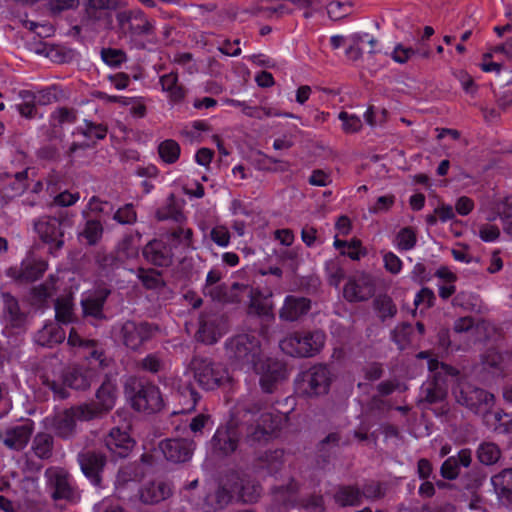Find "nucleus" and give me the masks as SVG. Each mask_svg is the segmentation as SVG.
Listing matches in <instances>:
<instances>
[{"instance_id": "50", "label": "nucleus", "mask_w": 512, "mask_h": 512, "mask_svg": "<svg viewBox=\"0 0 512 512\" xmlns=\"http://www.w3.org/2000/svg\"><path fill=\"white\" fill-rule=\"evenodd\" d=\"M78 111L70 107H58L50 115V124L53 127H62L77 121Z\"/></svg>"}, {"instance_id": "17", "label": "nucleus", "mask_w": 512, "mask_h": 512, "mask_svg": "<svg viewBox=\"0 0 512 512\" xmlns=\"http://www.w3.org/2000/svg\"><path fill=\"white\" fill-rule=\"evenodd\" d=\"M116 391V385L106 378L96 391V400L82 404L90 412L91 420L100 418L113 409L116 401Z\"/></svg>"}, {"instance_id": "37", "label": "nucleus", "mask_w": 512, "mask_h": 512, "mask_svg": "<svg viewBox=\"0 0 512 512\" xmlns=\"http://www.w3.org/2000/svg\"><path fill=\"white\" fill-rule=\"evenodd\" d=\"M234 497L243 502H254L261 493V487L257 484H251L249 481L241 479L237 475H233L230 479Z\"/></svg>"}, {"instance_id": "56", "label": "nucleus", "mask_w": 512, "mask_h": 512, "mask_svg": "<svg viewBox=\"0 0 512 512\" xmlns=\"http://www.w3.org/2000/svg\"><path fill=\"white\" fill-rule=\"evenodd\" d=\"M351 2L331 1L327 5V13L330 19L337 21L351 13Z\"/></svg>"}, {"instance_id": "1", "label": "nucleus", "mask_w": 512, "mask_h": 512, "mask_svg": "<svg viewBox=\"0 0 512 512\" xmlns=\"http://www.w3.org/2000/svg\"><path fill=\"white\" fill-rule=\"evenodd\" d=\"M264 403L260 400L245 401L240 406L244 421L239 425L244 440L250 446L263 445L276 436L280 429L281 416L261 412Z\"/></svg>"}, {"instance_id": "45", "label": "nucleus", "mask_w": 512, "mask_h": 512, "mask_svg": "<svg viewBox=\"0 0 512 512\" xmlns=\"http://www.w3.org/2000/svg\"><path fill=\"white\" fill-rule=\"evenodd\" d=\"M373 305L382 322H385L387 319H393L398 311L393 299L387 294L378 295L374 299Z\"/></svg>"}, {"instance_id": "12", "label": "nucleus", "mask_w": 512, "mask_h": 512, "mask_svg": "<svg viewBox=\"0 0 512 512\" xmlns=\"http://www.w3.org/2000/svg\"><path fill=\"white\" fill-rule=\"evenodd\" d=\"M460 372L448 364L442 365V371L436 372L430 380L421 386V403L436 404L443 402L448 394V377L458 378Z\"/></svg>"}, {"instance_id": "63", "label": "nucleus", "mask_w": 512, "mask_h": 512, "mask_svg": "<svg viewBox=\"0 0 512 512\" xmlns=\"http://www.w3.org/2000/svg\"><path fill=\"white\" fill-rule=\"evenodd\" d=\"M362 498L375 500L380 499L385 495V491L381 483L376 481H370L363 486L361 490Z\"/></svg>"}, {"instance_id": "53", "label": "nucleus", "mask_w": 512, "mask_h": 512, "mask_svg": "<svg viewBox=\"0 0 512 512\" xmlns=\"http://www.w3.org/2000/svg\"><path fill=\"white\" fill-rule=\"evenodd\" d=\"M341 445L348 446L350 445V441L348 439L343 440L341 433L338 431L331 432L318 443V451L321 453H327L330 449Z\"/></svg>"}, {"instance_id": "55", "label": "nucleus", "mask_w": 512, "mask_h": 512, "mask_svg": "<svg viewBox=\"0 0 512 512\" xmlns=\"http://www.w3.org/2000/svg\"><path fill=\"white\" fill-rule=\"evenodd\" d=\"M397 246L400 250L408 251L415 247L417 236L412 227L402 228L396 236Z\"/></svg>"}, {"instance_id": "28", "label": "nucleus", "mask_w": 512, "mask_h": 512, "mask_svg": "<svg viewBox=\"0 0 512 512\" xmlns=\"http://www.w3.org/2000/svg\"><path fill=\"white\" fill-rule=\"evenodd\" d=\"M490 482L497 499L505 505H512V467L502 468L493 474Z\"/></svg>"}, {"instance_id": "48", "label": "nucleus", "mask_w": 512, "mask_h": 512, "mask_svg": "<svg viewBox=\"0 0 512 512\" xmlns=\"http://www.w3.org/2000/svg\"><path fill=\"white\" fill-rule=\"evenodd\" d=\"M137 277L146 289H160L165 287V281L162 278V273L155 269L139 268Z\"/></svg>"}, {"instance_id": "33", "label": "nucleus", "mask_w": 512, "mask_h": 512, "mask_svg": "<svg viewBox=\"0 0 512 512\" xmlns=\"http://www.w3.org/2000/svg\"><path fill=\"white\" fill-rule=\"evenodd\" d=\"M120 0H86L84 3L85 17L91 22H98L108 18L111 22L109 11L118 9Z\"/></svg>"}, {"instance_id": "43", "label": "nucleus", "mask_w": 512, "mask_h": 512, "mask_svg": "<svg viewBox=\"0 0 512 512\" xmlns=\"http://www.w3.org/2000/svg\"><path fill=\"white\" fill-rule=\"evenodd\" d=\"M104 227L98 219H87L83 229L79 232V239H84L89 246L97 245L103 237Z\"/></svg>"}, {"instance_id": "64", "label": "nucleus", "mask_w": 512, "mask_h": 512, "mask_svg": "<svg viewBox=\"0 0 512 512\" xmlns=\"http://www.w3.org/2000/svg\"><path fill=\"white\" fill-rule=\"evenodd\" d=\"M210 238L218 246L226 247L230 242V232L225 226H216L210 232Z\"/></svg>"}, {"instance_id": "26", "label": "nucleus", "mask_w": 512, "mask_h": 512, "mask_svg": "<svg viewBox=\"0 0 512 512\" xmlns=\"http://www.w3.org/2000/svg\"><path fill=\"white\" fill-rule=\"evenodd\" d=\"M142 253L144 258L155 266L168 267L172 264V249L161 240L154 239L148 242Z\"/></svg>"}, {"instance_id": "44", "label": "nucleus", "mask_w": 512, "mask_h": 512, "mask_svg": "<svg viewBox=\"0 0 512 512\" xmlns=\"http://www.w3.org/2000/svg\"><path fill=\"white\" fill-rule=\"evenodd\" d=\"M54 438L46 432L37 433L32 441V450L39 459H49L53 454Z\"/></svg>"}, {"instance_id": "24", "label": "nucleus", "mask_w": 512, "mask_h": 512, "mask_svg": "<svg viewBox=\"0 0 512 512\" xmlns=\"http://www.w3.org/2000/svg\"><path fill=\"white\" fill-rule=\"evenodd\" d=\"M105 447L116 457L125 458L135 445V441L124 430L112 428L103 439Z\"/></svg>"}, {"instance_id": "19", "label": "nucleus", "mask_w": 512, "mask_h": 512, "mask_svg": "<svg viewBox=\"0 0 512 512\" xmlns=\"http://www.w3.org/2000/svg\"><path fill=\"white\" fill-rule=\"evenodd\" d=\"M257 373L260 376V386L265 393H273L279 382L287 378L286 365L276 359L268 358L265 362H258Z\"/></svg>"}, {"instance_id": "13", "label": "nucleus", "mask_w": 512, "mask_h": 512, "mask_svg": "<svg viewBox=\"0 0 512 512\" xmlns=\"http://www.w3.org/2000/svg\"><path fill=\"white\" fill-rule=\"evenodd\" d=\"M132 407L139 412L156 413L164 407V400L160 389L144 381H135L132 386Z\"/></svg>"}, {"instance_id": "58", "label": "nucleus", "mask_w": 512, "mask_h": 512, "mask_svg": "<svg viewBox=\"0 0 512 512\" xmlns=\"http://www.w3.org/2000/svg\"><path fill=\"white\" fill-rule=\"evenodd\" d=\"M55 314L56 320L60 323L68 324L73 321L72 305L67 301L57 300Z\"/></svg>"}, {"instance_id": "3", "label": "nucleus", "mask_w": 512, "mask_h": 512, "mask_svg": "<svg viewBox=\"0 0 512 512\" xmlns=\"http://www.w3.org/2000/svg\"><path fill=\"white\" fill-rule=\"evenodd\" d=\"M117 29L132 48L146 49L145 37L155 34V25L141 9H128L116 13Z\"/></svg>"}, {"instance_id": "62", "label": "nucleus", "mask_w": 512, "mask_h": 512, "mask_svg": "<svg viewBox=\"0 0 512 512\" xmlns=\"http://www.w3.org/2000/svg\"><path fill=\"white\" fill-rule=\"evenodd\" d=\"M497 211L503 222L504 230L512 235V203L506 200L498 205Z\"/></svg>"}, {"instance_id": "36", "label": "nucleus", "mask_w": 512, "mask_h": 512, "mask_svg": "<svg viewBox=\"0 0 512 512\" xmlns=\"http://www.w3.org/2000/svg\"><path fill=\"white\" fill-rule=\"evenodd\" d=\"M65 339V331L56 323L44 325L34 336V341L42 347H53Z\"/></svg>"}, {"instance_id": "9", "label": "nucleus", "mask_w": 512, "mask_h": 512, "mask_svg": "<svg viewBox=\"0 0 512 512\" xmlns=\"http://www.w3.org/2000/svg\"><path fill=\"white\" fill-rule=\"evenodd\" d=\"M332 383V374L325 364H316L302 371L295 379L299 394L307 398H317L328 394Z\"/></svg>"}, {"instance_id": "51", "label": "nucleus", "mask_w": 512, "mask_h": 512, "mask_svg": "<svg viewBox=\"0 0 512 512\" xmlns=\"http://www.w3.org/2000/svg\"><path fill=\"white\" fill-rule=\"evenodd\" d=\"M102 61L112 68H119L123 63L127 62V53L118 48L106 47L100 51Z\"/></svg>"}, {"instance_id": "14", "label": "nucleus", "mask_w": 512, "mask_h": 512, "mask_svg": "<svg viewBox=\"0 0 512 512\" xmlns=\"http://www.w3.org/2000/svg\"><path fill=\"white\" fill-rule=\"evenodd\" d=\"M160 332V327L155 323L146 321H126L120 328L122 343L131 350H138L145 342L154 338Z\"/></svg>"}, {"instance_id": "46", "label": "nucleus", "mask_w": 512, "mask_h": 512, "mask_svg": "<svg viewBox=\"0 0 512 512\" xmlns=\"http://www.w3.org/2000/svg\"><path fill=\"white\" fill-rule=\"evenodd\" d=\"M64 384L75 390H85L91 385V373L73 369L64 375Z\"/></svg>"}, {"instance_id": "25", "label": "nucleus", "mask_w": 512, "mask_h": 512, "mask_svg": "<svg viewBox=\"0 0 512 512\" xmlns=\"http://www.w3.org/2000/svg\"><path fill=\"white\" fill-rule=\"evenodd\" d=\"M241 291H249L248 285L233 283L230 287L225 284L204 286L203 293L214 301L225 303H237L242 300Z\"/></svg>"}, {"instance_id": "32", "label": "nucleus", "mask_w": 512, "mask_h": 512, "mask_svg": "<svg viewBox=\"0 0 512 512\" xmlns=\"http://www.w3.org/2000/svg\"><path fill=\"white\" fill-rule=\"evenodd\" d=\"M234 497L230 480L223 486H217L208 492L204 498L205 512H216L226 507Z\"/></svg>"}, {"instance_id": "4", "label": "nucleus", "mask_w": 512, "mask_h": 512, "mask_svg": "<svg viewBox=\"0 0 512 512\" xmlns=\"http://www.w3.org/2000/svg\"><path fill=\"white\" fill-rule=\"evenodd\" d=\"M46 490L54 502L75 504L81 499V491L73 476L63 467H48L44 472Z\"/></svg>"}, {"instance_id": "39", "label": "nucleus", "mask_w": 512, "mask_h": 512, "mask_svg": "<svg viewBox=\"0 0 512 512\" xmlns=\"http://www.w3.org/2000/svg\"><path fill=\"white\" fill-rule=\"evenodd\" d=\"M155 217L158 221L173 220L178 224H182L186 219L173 193L167 197L165 204L157 209Z\"/></svg>"}, {"instance_id": "22", "label": "nucleus", "mask_w": 512, "mask_h": 512, "mask_svg": "<svg viewBox=\"0 0 512 512\" xmlns=\"http://www.w3.org/2000/svg\"><path fill=\"white\" fill-rule=\"evenodd\" d=\"M241 433L236 422L230 421L226 427H220L212 438L213 449L222 455L236 451Z\"/></svg>"}, {"instance_id": "35", "label": "nucleus", "mask_w": 512, "mask_h": 512, "mask_svg": "<svg viewBox=\"0 0 512 512\" xmlns=\"http://www.w3.org/2000/svg\"><path fill=\"white\" fill-rule=\"evenodd\" d=\"M475 456L480 464L494 466L503 459V452L497 443L485 440L478 444Z\"/></svg>"}, {"instance_id": "18", "label": "nucleus", "mask_w": 512, "mask_h": 512, "mask_svg": "<svg viewBox=\"0 0 512 512\" xmlns=\"http://www.w3.org/2000/svg\"><path fill=\"white\" fill-rule=\"evenodd\" d=\"M48 263L42 259L27 258L19 266L10 267L6 275L20 284H28L40 279L46 270Z\"/></svg>"}, {"instance_id": "31", "label": "nucleus", "mask_w": 512, "mask_h": 512, "mask_svg": "<svg viewBox=\"0 0 512 512\" xmlns=\"http://www.w3.org/2000/svg\"><path fill=\"white\" fill-rule=\"evenodd\" d=\"M3 317L13 328H21L26 324L27 314L20 308L18 300L9 292H2Z\"/></svg>"}, {"instance_id": "40", "label": "nucleus", "mask_w": 512, "mask_h": 512, "mask_svg": "<svg viewBox=\"0 0 512 512\" xmlns=\"http://www.w3.org/2000/svg\"><path fill=\"white\" fill-rule=\"evenodd\" d=\"M162 90L168 93L169 100L173 103H179L185 98L186 91L178 83V75L175 72L162 75L160 77Z\"/></svg>"}, {"instance_id": "38", "label": "nucleus", "mask_w": 512, "mask_h": 512, "mask_svg": "<svg viewBox=\"0 0 512 512\" xmlns=\"http://www.w3.org/2000/svg\"><path fill=\"white\" fill-rule=\"evenodd\" d=\"M110 291L101 289L94 293V295L87 297L81 301L84 315L91 316L95 319H105L103 307Z\"/></svg>"}, {"instance_id": "5", "label": "nucleus", "mask_w": 512, "mask_h": 512, "mask_svg": "<svg viewBox=\"0 0 512 512\" xmlns=\"http://www.w3.org/2000/svg\"><path fill=\"white\" fill-rule=\"evenodd\" d=\"M226 351L240 367L258 370V362L261 360V342L254 333L238 334L226 342Z\"/></svg>"}, {"instance_id": "10", "label": "nucleus", "mask_w": 512, "mask_h": 512, "mask_svg": "<svg viewBox=\"0 0 512 512\" xmlns=\"http://www.w3.org/2000/svg\"><path fill=\"white\" fill-rule=\"evenodd\" d=\"M131 486L135 487V482L126 480L119 483L116 487L118 497L122 500L134 501L138 499L141 503L146 505L157 504L171 495L170 486L164 481H150L144 484L137 490L134 496L126 497L125 491L130 489Z\"/></svg>"}, {"instance_id": "47", "label": "nucleus", "mask_w": 512, "mask_h": 512, "mask_svg": "<svg viewBox=\"0 0 512 512\" xmlns=\"http://www.w3.org/2000/svg\"><path fill=\"white\" fill-rule=\"evenodd\" d=\"M56 280L54 275H50L44 283L33 287L31 289L32 303L40 305L50 298L55 291Z\"/></svg>"}, {"instance_id": "15", "label": "nucleus", "mask_w": 512, "mask_h": 512, "mask_svg": "<svg viewBox=\"0 0 512 512\" xmlns=\"http://www.w3.org/2000/svg\"><path fill=\"white\" fill-rule=\"evenodd\" d=\"M77 462L84 476L95 486L103 487V473L107 464L105 454L95 450H86L78 453Z\"/></svg>"}, {"instance_id": "16", "label": "nucleus", "mask_w": 512, "mask_h": 512, "mask_svg": "<svg viewBox=\"0 0 512 512\" xmlns=\"http://www.w3.org/2000/svg\"><path fill=\"white\" fill-rule=\"evenodd\" d=\"M227 330L226 318L218 312H206L200 316L198 340L204 344L216 343Z\"/></svg>"}, {"instance_id": "20", "label": "nucleus", "mask_w": 512, "mask_h": 512, "mask_svg": "<svg viewBox=\"0 0 512 512\" xmlns=\"http://www.w3.org/2000/svg\"><path fill=\"white\" fill-rule=\"evenodd\" d=\"M375 293V283L368 274H360L350 278L343 288L344 298L349 302H363Z\"/></svg>"}, {"instance_id": "30", "label": "nucleus", "mask_w": 512, "mask_h": 512, "mask_svg": "<svg viewBox=\"0 0 512 512\" xmlns=\"http://www.w3.org/2000/svg\"><path fill=\"white\" fill-rule=\"evenodd\" d=\"M33 429L32 421L7 429L3 439L4 445L11 450H22L28 444Z\"/></svg>"}, {"instance_id": "2", "label": "nucleus", "mask_w": 512, "mask_h": 512, "mask_svg": "<svg viewBox=\"0 0 512 512\" xmlns=\"http://www.w3.org/2000/svg\"><path fill=\"white\" fill-rule=\"evenodd\" d=\"M74 215L65 210L55 215H43L34 221V230L40 240L47 245L48 253L54 257L65 245L66 231L73 227Z\"/></svg>"}, {"instance_id": "54", "label": "nucleus", "mask_w": 512, "mask_h": 512, "mask_svg": "<svg viewBox=\"0 0 512 512\" xmlns=\"http://www.w3.org/2000/svg\"><path fill=\"white\" fill-rule=\"evenodd\" d=\"M62 97L63 91L56 85H52L37 92V104L46 106L58 102Z\"/></svg>"}, {"instance_id": "6", "label": "nucleus", "mask_w": 512, "mask_h": 512, "mask_svg": "<svg viewBox=\"0 0 512 512\" xmlns=\"http://www.w3.org/2000/svg\"><path fill=\"white\" fill-rule=\"evenodd\" d=\"M189 369L199 386L207 391H212L230 381L227 368L213 359L201 355H195L190 361Z\"/></svg>"}, {"instance_id": "61", "label": "nucleus", "mask_w": 512, "mask_h": 512, "mask_svg": "<svg viewBox=\"0 0 512 512\" xmlns=\"http://www.w3.org/2000/svg\"><path fill=\"white\" fill-rule=\"evenodd\" d=\"M169 237L173 241H176L178 244H183L187 248L192 247L193 231L190 228H183L182 226H179L169 233Z\"/></svg>"}, {"instance_id": "8", "label": "nucleus", "mask_w": 512, "mask_h": 512, "mask_svg": "<svg viewBox=\"0 0 512 512\" xmlns=\"http://www.w3.org/2000/svg\"><path fill=\"white\" fill-rule=\"evenodd\" d=\"M457 380L458 384L453 390L456 402L476 415L488 414L495 404L494 395L459 377Z\"/></svg>"}, {"instance_id": "42", "label": "nucleus", "mask_w": 512, "mask_h": 512, "mask_svg": "<svg viewBox=\"0 0 512 512\" xmlns=\"http://www.w3.org/2000/svg\"><path fill=\"white\" fill-rule=\"evenodd\" d=\"M177 395L179 397V403L183 406L180 412H190L195 410V407L201 398V395L191 382H185L179 385Z\"/></svg>"}, {"instance_id": "7", "label": "nucleus", "mask_w": 512, "mask_h": 512, "mask_svg": "<svg viewBox=\"0 0 512 512\" xmlns=\"http://www.w3.org/2000/svg\"><path fill=\"white\" fill-rule=\"evenodd\" d=\"M325 334L321 330L294 332L279 342L280 349L292 357H313L323 348Z\"/></svg>"}, {"instance_id": "27", "label": "nucleus", "mask_w": 512, "mask_h": 512, "mask_svg": "<svg viewBox=\"0 0 512 512\" xmlns=\"http://www.w3.org/2000/svg\"><path fill=\"white\" fill-rule=\"evenodd\" d=\"M311 309V300L306 297L294 295L286 296L284 304L279 311V317L283 321L293 322L306 315Z\"/></svg>"}, {"instance_id": "59", "label": "nucleus", "mask_w": 512, "mask_h": 512, "mask_svg": "<svg viewBox=\"0 0 512 512\" xmlns=\"http://www.w3.org/2000/svg\"><path fill=\"white\" fill-rule=\"evenodd\" d=\"M140 367L147 372L158 373L164 368V362L157 353H151L141 360Z\"/></svg>"}, {"instance_id": "11", "label": "nucleus", "mask_w": 512, "mask_h": 512, "mask_svg": "<svg viewBox=\"0 0 512 512\" xmlns=\"http://www.w3.org/2000/svg\"><path fill=\"white\" fill-rule=\"evenodd\" d=\"M86 407L81 405L73 406L61 412L54 414L51 418H47L50 429L62 439H70L76 433L77 421H90L91 414H89Z\"/></svg>"}, {"instance_id": "52", "label": "nucleus", "mask_w": 512, "mask_h": 512, "mask_svg": "<svg viewBox=\"0 0 512 512\" xmlns=\"http://www.w3.org/2000/svg\"><path fill=\"white\" fill-rule=\"evenodd\" d=\"M413 332V327L410 323H402L395 327L391 333L392 340L396 343L400 350L405 349L410 343V336Z\"/></svg>"}, {"instance_id": "29", "label": "nucleus", "mask_w": 512, "mask_h": 512, "mask_svg": "<svg viewBox=\"0 0 512 512\" xmlns=\"http://www.w3.org/2000/svg\"><path fill=\"white\" fill-rule=\"evenodd\" d=\"M471 463V449L463 448L456 456H450L442 463L440 474L444 479L455 480L460 474V467L467 468Z\"/></svg>"}, {"instance_id": "41", "label": "nucleus", "mask_w": 512, "mask_h": 512, "mask_svg": "<svg viewBox=\"0 0 512 512\" xmlns=\"http://www.w3.org/2000/svg\"><path fill=\"white\" fill-rule=\"evenodd\" d=\"M334 500L342 507L358 506L362 502L361 490L352 485H341L334 494Z\"/></svg>"}, {"instance_id": "49", "label": "nucleus", "mask_w": 512, "mask_h": 512, "mask_svg": "<svg viewBox=\"0 0 512 512\" xmlns=\"http://www.w3.org/2000/svg\"><path fill=\"white\" fill-rule=\"evenodd\" d=\"M158 154L164 163L174 164L180 157L181 148L175 140L166 139L158 145Z\"/></svg>"}, {"instance_id": "21", "label": "nucleus", "mask_w": 512, "mask_h": 512, "mask_svg": "<svg viewBox=\"0 0 512 512\" xmlns=\"http://www.w3.org/2000/svg\"><path fill=\"white\" fill-rule=\"evenodd\" d=\"M159 448L168 461L184 463L191 459L195 443L185 438L166 439L160 442Z\"/></svg>"}, {"instance_id": "23", "label": "nucleus", "mask_w": 512, "mask_h": 512, "mask_svg": "<svg viewBox=\"0 0 512 512\" xmlns=\"http://www.w3.org/2000/svg\"><path fill=\"white\" fill-rule=\"evenodd\" d=\"M28 188V169L0 173V194L8 199L22 195Z\"/></svg>"}, {"instance_id": "34", "label": "nucleus", "mask_w": 512, "mask_h": 512, "mask_svg": "<svg viewBox=\"0 0 512 512\" xmlns=\"http://www.w3.org/2000/svg\"><path fill=\"white\" fill-rule=\"evenodd\" d=\"M248 290L250 291H241L240 295L246 294L251 297V303L249 309L251 312L257 314L258 316L263 317H272L273 316V303L270 300L272 297V292L268 291L266 294L261 292L260 290L248 286Z\"/></svg>"}, {"instance_id": "60", "label": "nucleus", "mask_w": 512, "mask_h": 512, "mask_svg": "<svg viewBox=\"0 0 512 512\" xmlns=\"http://www.w3.org/2000/svg\"><path fill=\"white\" fill-rule=\"evenodd\" d=\"M339 119L343 123V130L347 133L358 132L362 128L361 119L356 115H350L345 111H341L339 113Z\"/></svg>"}, {"instance_id": "57", "label": "nucleus", "mask_w": 512, "mask_h": 512, "mask_svg": "<svg viewBox=\"0 0 512 512\" xmlns=\"http://www.w3.org/2000/svg\"><path fill=\"white\" fill-rule=\"evenodd\" d=\"M113 219L119 224H134L137 221V214L131 203L125 204L119 208L113 215Z\"/></svg>"}]
</instances>
